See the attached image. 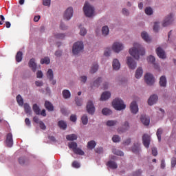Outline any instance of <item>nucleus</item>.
I'll list each match as a JSON object with an SVG mask.
<instances>
[{
  "mask_svg": "<svg viewBox=\"0 0 176 176\" xmlns=\"http://www.w3.org/2000/svg\"><path fill=\"white\" fill-rule=\"evenodd\" d=\"M6 144L8 148H12L13 146V135L11 133L7 135Z\"/></svg>",
  "mask_w": 176,
  "mask_h": 176,
  "instance_id": "17",
  "label": "nucleus"
},
{
  "mask_svg": "<svg viewBox=\"0 0 176 176\" xmlns=\"http://www.w3.org/2000/svg\"><path fill=\"white\" fill-rule=\"evenodd\" d=\"M32 109L34 112L36 113V115H41V109L39 108V106H38L37 104H33Z\"/></svg>",
  "mask_w": 176,
  "mask_h": 176,
  "instance_id": "37",
  "label": "nucleus"
},
{
  "mask_svg": "<svg viewBox=\"0 0 176 176\" xmlns=\"http://www.w3.org/2000/svg\"><path fill=\"white\" fill-rule=\"evenodd\" d=\"M130 130V122L129 121H125L122 124V126L118 129L119 134L126 133Z\"/></svg>",
  "mask_w": 176,
  "mask_h": 176,
  "instance_id": "11",
  "label": "nucleus"
},
{
  "mask_svg": "<svg viewBox=\"0 0 176 176\" xmlns=\"http://www.w3.org/2000/svg\"><path fill=\"white\" fill-rule=\"evenodd\" d=\"M75 101L77 107H82L83 104V99L79 97H76L75 98Z\"/></svg>",
  "mask_w": 176,
  "mask_h": 176,
  "instance_id": "44",
  "label": "nucleus"
},
{
  "mask_svg": "<svg viewBox=\"0 0 176 176\" xmlns=\"http://www.w3.org/2000/svg\"><path fill=\"white\" fill-rule=\"evenodd\" d=\"M96 153L101 154L104 152V148L102 147H98L95 148Z\"/></svg>",
  "mask_w": 176,
  "mask_h": 176,
  "instance_id": "57",
  "label": "nucleus"
},
{
  "mask_svg": "<svg viewBox=\"0 0 176 176\" xmlns=\"http://www.w3.org/2000/svg\"><path fill=\"white\" fill-rule=\"evenodd\" d=\"M29 67L33 71V72H36V63H35V58H32L29 61Z\"/></svg>",
  "mask_w": 176,
  "mask_h": 176,
  "instance_id": "19",
  "label": "nucleus"
},
{
  "mask_svg": "<svg viewBox=\"0 0 176 176\" xmlns=\"http://www.w3.org/2000/svg\"><path fill=\"white\" fill-rule=\"evenodd\" d=\"M79 80L81 82V83H83V85H85V83L87 82V76H80Z\"/></svg>",
  "mask_w": 176,
  "mask_h": 176,
  "instance_id": "55",
  "label": "nucleus"
},
{
  "mask_svg": "<svg viewBox=\"0 0 176 176\" xmlns=\"http://www.w3.org/2000/svg\"><path fill=\"white\" fill-rule=\"evenodd\" d=\"M144 74V69H142V67H139L135 73V77L136 79H140L142 77V75Z\"/></svg>",
  "mask_w": 176,
  "mask_h": 176,
  "instance_id": "21",
  "label": "nucleus"
},
{
  "mask_svg": "<svg viewBox=\"0 0 176 176\" xmlns=\"http://www.w3.org/2000/svg\"><path fill=\"white\" fill-rule=\"evenodd\" d=\"M76 119H77L76 115H74V114L71 115L70 116L71 122H76Z\"/></svg>",
  "mask_w": 176,
  "mask_h": 176,
  "instance_id": "64",
  "label": "nucleus"
},
{
  "mask_svg": "<svg viewBox=\"0 0 176 176\" xmlns=\"http://www.w3.org/2000/svg\"><path fill=\"white\" fill-rule=\"evenodd\" d=\"M162 134H163V129L159 128L156 132V135L157 137L159 142H162Z\"/></svg>",
  "mask_w": 176,
  "mask_h": 176,
  "instance_id": "34",
  "label": "nucleus"
},
{
  "mask_svg": "<svg viewBox=\"0 0 176 176\" xmlns=\"http://www.w3.org/2000/svg\"><path fill=\"white\" fill-rule=\"evenodd\" d=\"M58 126L60 129H62V130H65L67 129V122L60 120L58 122Z\"/></svg>",
  "mask_w": 176,
  "mask_h": 176,
  "instance_id": "40",
  "label": "nucleus"
},
{
  "mask_svg": "<svg viewBox=\"0 0 176 176\" xmlns=\"http://www.w3.org/2000/svg\"><path fill=\"white\" fill-rule=\"evenodd\" d=\"M155 53L157 54V56H158V57L160 58H162V60H164L167 57L166 52L164 51V50H163V48H162V47H158L155 50Z\"/></svg>",
  "mask_w": 176,
  "mask_h": 176,
  "instance_id": "13",
  "label": "nucleus"
},
{
  "mask_svg": "<svg viewBox=\"0 0 176 176\" xmlns=\"http://www.w3.org/2000/svg\"><path fill=\"white\" fill-rule=\"evenodd\" d=\"M107 126H108L109 127H112L113 126H116V124H119V122L116 120H108L106 122Z\"/></svg>",
  "mask_w": 176,
  "mask_h": 176,
  "instance_id": "29",
  "label": "nucleus"
},
{
  "mask_svg": "<svg viewBox=\"0 0 176 176\" xmlns=\"http://www.w3.org/2000/svg\"><path fill=\"white\" fill-rule=\"evenodd\" d=\"M16 102L20 107H23L24 105V100L23 99L21 95H18L16 96Z\"/></svg>",
  "mask_w": 176,
  "mask_h": 176,
  "instance_id": "35",
  "label": "nucleus"
},
{
  "mask_svg": "<svg viewBox=\"0 0 176 176\" xmlns=\"http://www.w3.org/2000/svg\"><path fill=\"white\" fill-rule=\"evenodd\" d=\"M151 151L153 156H157V148L156 147H153Z\"/></svg>",
  "mask_w": 176,
  "mask_h": 176,
  "instance_id": "62",
  "label": "nucleus"
},
{
  "mask_svg": "<svg viewBox=\"0 0 176 176\" xmlns=\"http://www.w3.org/2000/svg\"><path fill=\"white\" fill-rule=\"evenodd\" d=\"M157 100H159V97L157 96V95H151L148 100V105H150L151 107H152V105H155V104L157 102Z\"/></svg>",
  "mask_w": 176,
  "mask_h": 176,
  "instance_id": "16",
  "label": "nucleus"
},
{
  "mask_svg": "<svg viewBox=\"0 0 176 176\" xmlns=\"http://www.w3.org/2000/svg\"><path fill=\"white\" fill-rule=\"evenodd\" d=\"M66 140H67V141H75L78 140V135H76V134L67 135H66Z\"/></svg>",
  "mask_w": 176,
  "mask_h": 176,
  "instance_id": "31",
  "label": "nucleus"
},
{
  "mask_svg": "<svg viewBox=\"0 0 176 176\" xmlns=\"http://www.w3.org/2000/svg\"><path fill=\"white\" fill-rule=\"evenodd\" d=\"M73 152H74L76 155H80V156H83V155H85V152L78 147Z\"/></svg>",
  "mask_w": 176,
  "mask_h": 176,
  "instance_id": "51",
  "label": "nucleus"
},
{
  "mask_svg": "<svg viewBox=\"0 0 176 176\" xmlns=\"http://www.w3.org/2000/svg\"><path fill=\"white\" fill-rule=\"evenodd\" d=\"M102 82V78L98 77L96 80H94L93 85H91V89H94V87H99L100 85Z\"/></svg>",
  "mask_w": 176,
  "mask_h": 176,
  "instance_id": "20",
  "label": "nucleus"
},
{
  "mask_svg": "<svg viewBox=\"0 0 176 176\" xmlns=\"http://www.w3.org/2000/svg\"><path fill=\"white\" fill-rule=\"evenodd\" d=\"M87 111L89 115H94L96 112V107H94V103L91 100H89L87 104Z\"/></svg>",
  "mask_w": 176,
  "mask_h": 176,
  "instance_id": "10",
  "label": "nucleus"
},
{
  "mask_svg": "<svg viewBox=\"0 0 176 176\" xmlns=\"http://www.w3.org/2000/svg\"><path fill=\"white\" fill-rule=\"evenodd\" d=\"M175 21V14L174 12L168 13L164 19L162 25V27H168Z\"/></svg>",
  "mask_w": 176,
  "mask_h": 176,
  "instance_id": "4",
  "label": "nucleus"
},
{
  "mask_svg": "<svg viewBox=\"0 0 176 176\" xmlns=\"http://www.w3.org/2000/svg\"><path fill=\"white\" fill-rule=\"evenodd\" d=\"M83 49H85V45H83V42L77 41L74 43L72 47V53L74 56H78V54H80L83 52Z\"/></svg>",
  "mask_w": 176,
  "mask_h": 176,
  "instance_id": "5",
  "label": "nucleus"
},
{
  "mask_svg": "<svg viewBox=\"0 0 176 176\" xmlns=\"http://www.w3.org/2000/svg\"><path fill=\"white\" fill-rule=\"evenodd\" d=\"M96 145H97V143L96 142V141L91 140L87 143V148L88 149H94Z\"/></svg>",
  "mask_w": 176,
  "mask_h": 176,
  "instance_id": "32",
  "label": "nucleus"
},
{
  "mask_svg": "<svg viewBox=\"0 0 176 176\" xmlns=\"http://www.w3.org/2000/svg\"><path fill=\"white\" fill-rule=\"evenodd\" d=\"M121 13L123 16H125V17H129V16H130V10L126 8L122 9Z\"/></svg>",
  "mask_w": 176,
  "mask_h": 176,
  "instance_id": "43",
  "label": "nucleus"
},
{
  "mask_svg": "<svg viewBox=\"0 0 176 176\" xmlns=\"http://www.w3.org/2000/svg\"><path fill=\"white\" fill-rule=\"evenodd\" d=\"M112 152L114 155H117V156H124V153H123V151L116 148H113Z\"/></svg>",
  "mask_w": 176,
  "mask_h": 176,
  "instance_id": "42",
  "label": "nucleus"
},
{
  "mask_svg": "<svg viewBox=\"0 0 176 176\" xmlns=\"http://www.w3.org/2000/svg\"><path fill=\"white\" fill-rule=\"evenodd\" d=\"M121 140L120 136L118 135H114L112 138L113 142H120Z\"/></svg>",
  "mask_w": 176,
  "mask_h": 176,
  "instance_id": "52",
  "label": "nucleus"
},
{
  "mask_svg": "<svg viewBox=\"0 0 176 176\" xmlns=\"http://www.w3.org/2000/svg\"><path fill=\"white\" fill-rule=\"evenodd\" d=\"M131 151L133 152V153L139 155L140 152H141V144H140V142H134L131 146Z\"/></svg>",
  "mask_w": 176,
  "mask_h": 176,
  "instance_id": "12",
  "label": "nucleus"
},
{
  "mask_svg": "<svg viewBox=\"0 0 176 176\" xmlns=\"http://www.w3.org/2000/svg\"><path fill=\"white\" fill-rule=\"evenodd\" d=\"M111 98V92L104 91L102 94L100 100L101 101H107V100H109Z\"/></svg>",
  "mask_w": 176,
  "mask_h": 176,
  "instance_id": "24",
  "label": "nucleus"
},
{
  "mask_svg": "<svg viewBox=\"0 0 176 176\" xmlns=\"http://www.w3.org/2000/svg\"><path fill=\"white\" fill-rule=\"evenodd\" d=\"M47 78L49 80H53L54 74H53V70L52 69H49L47 72Z\"/></svg>",
  "mask_w": 176,
  "mask_h": 176,
  "instance_id": "33",
  "label": "nucleus"
},
{
  "mask_svg": "<svg viewBox=\"0 0 176 176\" xmlns=\"http://www.w3.org/2000/svg\"><path fill=\"white\" fill-rule=\"evenodd\" d=\"M130 111L131 113H133V115H136V113H138V104H137V102H131L130 104Z\"/></svg>",
  "mask_w": 176,
  "mask_h": 176,
  "instance_id": "15",
  "label": "nucleus"
},
{
  "mask_svg": "<svg viewBox=\"0 0 176 176\" xmlns=\"http://www.w3.org/2000/svg\"><path fill=\"white\" fill-rule=\"evenodd\" d=\"M23 60V52H21V51H19L17 53H16V61L17 63H21V61Z\"/></svg>",
  "mask_w": 176,
  "mask_h": 176,
  "instance_id": "38",
  "label": "nucleus"
},
{
  "mask_svg": "<svg viewBox=\"0 0 176 176\" xmlns=\"http://www.w3.org/2000/svg\"><path fill=\"white\" fill-rule=\"evenodd\" d=\"M122 144L123 145L128 146V145H130L131 144V138H129L128 139L125 140Z\"/></svg>",
  "mask_w": 176,
  "mask_h": 176,
  "instance_id": "56",
  "label": "nucleus"
},
{
  "mask_svg": "<svg viewBox=\"0 0 176 176\" xmlns=\"http://www.w3.org/2000/svg\"><path fill=\"white\" fill-rule=\"evenodd\" d=\"M107 166H109L110 168H112V170H116V168H118V164L113 161H109L107 162Z\"/></svg>",
  "mask_w": 176,
  "mask_h": 176,
  "instance_id": "30",
  "label": "nucleus"
},
{
  "mask_svg": "<svg viewBox=\"0 0 176 176\" xmlns=\"http://www.w3.org/2000/svg\"><path fill=\"white\" fill-rule=\"evenodd\" d=\"M74 16V8L69 7L64 12L63 19L64 20L69 21Z\"/></svg>",
  "mask_w": 176,
  "mask_h": 176,
  "instance_id": "8",
  "label": "nucleus"
},
{
  "mask_svg": "<svg viewBox=\"0 0 176 176\" xmlns=\"http://www.w3.org/2000/svg\"><path fill=\"white\" fill-rule=\"evenodd\" d=\"M159 84L160 87H166L167 86V78L166 76H162L160 78Z\"/></svg>",
  "mask_w": 176,
  "mask_h": 176,
  "instance_id": "22",
  "label": "nucleus"
},
{
  "mask_svg": "<svg viewBox=\"0 0 176 176\" xmlns=\"http://www.w3.org/2000/svg\"><path fill=\"white\" fill-rule=\"evenodd\" d=\"M39 126H40V129H41V130H45L46 129V125L45 124V123L43 121L40 122Z\"/></svg>",
  "mask_w": 176,
  "mask_h": 176,
  "instance_id": "63",
  "label": "nucleus"
},
{
  "mask_svg": "<svg viewBox=\"0 0 176 176\" xmlns=\"http://www.w3.org/2000/svg\"><path fill=\"white\" fill-rule=\"evenodd\" d=\"M51 0H43V5L44 6H50Z\"/></svg>",
  "mask_w": 176,
  "mask_h": 176,
  "instance_id": "59",
  "label": "nucleus"
},
{
  "mask_svg": "<svg viewBox=\"0 0 176 176\" xmlns=\"http://www.w3.org/2000/svg\"><path fill=\"white\" fill-rule=\"evenodd\" d=\"M55 38L56 39H64L65 38V34L64 33H56L54 34Z\"/></svg>",
  "mask_w": 176,
  "mask_h": 176,
  "instance_id": "49",
  "label": "nucleus"
},
{
  "mask_svg": "<svg viewBox=\"0 0 176 176\" xmlns=\"http://www.w3.org/2000/svg\"><path fill=\"white\" fill-rule=\"evenodd\" d=\"M82 123V124H87L89 123V117H87V115L84 114L81 118Z\"/></svg>",
  "mask_w": 176,
  "mask_h": 176,
  "instance_id": "48",
  "label": "nucleus"
},
{
  "mask_svg": "<svg viewBox=\"0 0 176 176\" xmlns=\"http://www.w3.org/2000/svg\"><path fill=\"white\" fill-rule=\"evenodd\" d=\"M126 64L129 69L134 70L137 68V62L131 56L126 57Z\"/></svg>",
  "mask_w": 176,
  "mask_h": 176,
  "instance_id": "7",
  "label": "nucleus"
},
{
  "mask_svg": "<svg viewBox=\"0 0 176 176\" xmlns=\"http://www.w3.org/2000/svg\"><path fill=\"white\" fill-rule=\"evenodd\" d=\"M98 71V64L94 63L92 66L91 67L90 72L91 74H96Z\"/></svg>",
  "mask_w": 176,
  "mask_h": 176,
  "instance_id": "36",
  "label": "nucleus"
},
{
  "mask_svg": "<svg viewBox=\"0 0 176 176\" xmlns=\"http://www.w3.org/2000/svg\"><path fill=\"white\" fill-rule=\"evenodd\" d=\"M24 109H25V113H28V115H31L32 113L31 107L30 106V104H28V103L24 104Z\"/></svg>",
  "mask_w": 176,
  "mask_h": 176,
  "instance_id": "39",
  "label": "nucleus"
},
{
  "mask_svg": "<svg viewBox=\"0 0 176 176\" xmlns=\"http://www.w3.org/2000/svg\"><path fill=\"white\" fill-rule=\"evenodd\" d=\"M142 142L145 148H149V145H151V135L146 133L144 134L142 136Z\"/></svg>",
  "mask_w": 176,
  "mask_h": 176,
  "instance_id": "14",
  "label": "nucleus"
},
{
  "mask_svg": "<svg viewBox=\"0 0 176 176\" xmlns=\"http://www.w3.org/2000/svg\"><path fill=\"white\" fill-rule=\"evenodd\" d=\"M147 60L148 63H151V64H155V62L156 61V58L152 55L149 56Z\"/></svg>",
  "mask_w": 176,
  "mask_h": 176,
  "instance_id": "54",
  "label": "nucleus"
},
{
  "mask_svg": "<svg viewBox=\"0 0 176 176\" xmlns=\"http://www.w3.org/2000/svg\"><path fill=\"white\" fill-rule=\"evenodd\" d=\"M62 96L65 100H68L69 98H71V92L68 89H64L62 91Z\"/></svg>",
  "mask_w": 176,
  "mask_h": 176,
  "instance_id": "27",
  "label": "nucleus"
},
{
  "mask_svg": "<svg viewBox=\"0 0 176 176\" xmlns=\"http://www.w3.org/2000/svg\"><path fill=\"white\" fill-rule=\"evenodd\" d=\"M176 166V157H173L171 159V167L174 168Z\"/></svg>",
  "mask_w": 176,
  "mask_h": 176,
  "instance_id": "61",
  "label": "nucleus"
},
{
  "mask_svg": "<svg viewBox=\"0 0 176 176\" xmlns=\"http://www.w3.org/2000/svg\"><path fill=\"white\" fill-rule=\"evenodd\" d=\"M72 166L74 167V168H79V167H80V164H79L78 161H74L72 163Z\"/></svg>",
  "mask_w": 176,
  "mask_h": 176,
  "instance_id": "58",
  "label": "nucleus"
},
{
  "mask_svg": "<svg viewBox=\"0 0 176 176\" xmlns=\"http://www.w3.org/2000/svg\"><path fill=\"white\" fill-rule=\"evenodd\" d=\"M140 120L142 123L144 124V126H149V123H151V120L148 116H141Z\"/></svg>",
  "mask_w": 176,
  "mask_h": 176,
  "instance_id": "23",
  "label": "nucleus"
},
{
  "mask_svg": "<svg viewBox=\"0 0 176 176\" xmlns=\"http://www.w3.org/2000/svg\"><path fill=\"white\" fill-rule=\"evenodd\" d=\"M144 12L147 16H152L153 14V9L151 7L146 8Z\"/></svg>",
  "mask_w": 176,
  "mask_h": 176,
  "instance_id": "46",
  "label": "nucleus"
},
{
  "mask_svg": "<svg viewBox=\"0 0 176 176\" xmlns=\"http://www.w3.org/2000/svg\"><path fill=\"white\" fill-rule=\"evenodd\" d=\"M129 54L135 60H140V56H145V48L141 44L135 43L133 47L129 49Z\"/></svg>",
  "mask_w": 176,
  "mask_h": 176,
  "instance_id": "1",
  "label": "nucleus"
},
{
  "mask_svg": "<svg viewBox=\"0 0 176 176\" xmlns=\"http://www.w3.org/2000/svg\"><path fill=\"white\" fill-rule=\"evenodd\" d=\"M68 146L70 149H72L73 152L78 148V144L75 142H72L68 144Z\"/></svg>",
  "mask_w": 176,
  "mask_h": 176,
  "instance_id": "41",
  "label": "nucleus"
},
{
  "mask_svg": "<svg viewBox=\"0 0 176 176\" xmlns=\"http://www.w3.org/2000/svg\"><path fill=\"white\" fill-rule=\"evenodd\" d=\"M141 36L142 38V39H144V41H145V42H151V38H149V35L148 34L147 32H142L141 34Z\"/></svg>",
  "mask_w": 176,
  "mask_h": 176,
  "instance_id": "28",
  "label": "nucleus"
},
{
  "mask_svg": "<svg viewBox=\"0 0 176 176\" xmlns=\"http://www.w3.org/2000/svg\"><path fill=\"white\" fill-rule=\"evenodd\" d=\"M86 34H87V30H86V28L83 27L80 28V35H81L82 36H85Z\"/></svg>",
  "mask_w": 176,
  "mask_h": 176,
  "instance_id": "53",
  "label": "nucleus"
},
{
  "mask_svg": "<svg viewBox=\"0 0 176 176\" xmlns=\"http://www.w3.org/2000/svg\"><path fill=\"white\" fill-rule=\"evenodd\" d=\"M102 113L106 116H109L112 113V111L108 108H104L102 110Z\"/></svg>",
  "mask_w": 176,
  "mask_h": 176,
  "instance_id": "45",
  "label": "nucleus"
},
{
  "mask_svg": "<svg viewBox=\"0 0 176 176\" xmlns=\"http://www.w3.org/2000/svg\"><path fill=\"white\" fill-rule=\"evenodd\" d=\"M83 12L85 17H88V19H93L96 16V8L87 1L84 4Z\"/></svg>",
  "mask_w": 176,
  "mask_h": 176,
  "instance_id": "2",
  "label": "nucleus"
},
{
  "mask_svg": "<svg viewBox=\"0 0 176 176\" xmlns=\"http://www.w3.org/2000/svg\"><path fill=\"white\" fill-rule=\"evenodd\" d=\"M36 78H38L39 79H41V78H43V73L42 71L38 70L36 73Z\"/></svg>",
  "mask_w": 176,
  "mask_h": 176,
  "instance_id": "60",
  "label": "nucleus"
},
{
  "mask_svg": "<svg viewBox=\"0 0 176 176\" xmlns=\"http://www.w3.org/2000/svg\"><path fill=\"white\" fill-rule=\"evenodd\" d=\"M41 64H46L47 65L50 64V58L47 56L41 59Z\"/></svg>",
  "mask_w": 176,
  "mask_h": 176,
  "instance_id": "47",
  "label": "nucleus"
},
{
  "mask_svg": "<svg viewBox=\"0 0 176 176\" xmlns=\"http://www.w3.org/2000/svg\"><path fill=\"white\" fill-rule=\"evenodd\" d=\"M160 25V22L159 21L154 22L153 31H155V32H157V31H159Z\"/></svg>",
  "mask_w": 176,
  "mask_h": 176,
  "instance_id": "50",
  "label": "nucleus"
},
{
  "mask_svg": "<svg viewBox=\"0 0 176 176\" xmlns=\"http://www.w3.org/2000/svg\"><path fill=\"white\" fill-rule=\"evenodd\" d=\"M112 67L114 71H119L120 69V62L118 58H114L112 62Z\"/></svg>",
  "mask_w": 176,
  "mask_h": 176,
  "instance_id": "18",
  "label": "nucleus"
},
{
  "mask_svg": "<svg viewBox=\"0 0 176 176\" xmlns=\"http://www.w3.org/2000/svg\"><path fill=\"white\" fill-rule=\"evenodd\" d=\"M112 105L114 109L116 111H123L126 109V104L122 98H116L112 101Z\"/></svg>",
  "mask_w": 176,
  "mask_h": 176,
  "instance_id": "3",
  "label": "nucleus"
},
{
  "mask_svg": "<svg viewBox=\"0 0 176 176\" xmlns=\"http://www.w3.org/2000/svg\"><path fill=\"white\" fill-rule=\"evenodd\" d=\"M112 50L114 53H120L124 49V45L122 42L116 41L113 43L111 47Z\"/></svg>",
  "mask_w": 176,
  "mask_h": 176,
  "instance_id": "6",
  "label": "nucleus"
},
{
  "mask_svg": "<svg viewBox=\"0 0 176 176\" xmlns=\"http://www.w3.org/2000/svg\"><path fill=\"white\" fill-rule=\"evenodd\" d=\"M144 82H146V85L148 86H152L153 83H155V77H153V74L147 73L144 76Z\"/></svg>",
  "mask_w": 176,
  "mask_h": 176,
  "instance_id": "9",
  "label": "nucleus"
},
{
  "mask_svg": "<svg viewBox=\"0 0 176 176\" xmlns=\"http://www.w3.org/2000/svg\"><path fill=\"white\" fill-rule=\"evenodd\" d=\"M45 107L46 109L50 112H53V111H54V106H53V104H52V102L47 100L45 102Z\"/></svg>",
  "mask_w": 176,
  "mask_h": 176,
  "instance_id": "25",
  "label": "nucleus"
},
{
  "mask_svg": "<svg viewBox=\"0 0 176 176\" xmlns=\"http://www.w3.org/2000/svg\"><path fill=\"white\" fill-rule=\"evenodd\" d=\"M102 36H108L109 35V28L107 25L102 27Z\"/></svg>",
  "mask_w": 176,
  "mask_h": 176,
  "instance_id": "26",
  "label": "nucleus"
}]
</instances>
